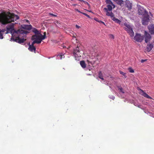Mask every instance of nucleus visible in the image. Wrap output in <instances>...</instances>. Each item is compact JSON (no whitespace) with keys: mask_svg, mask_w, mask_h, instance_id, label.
Returning <instances> with one entry per match:
<instances>
[{"mask_svg":"<svg viewBox=\"0 0 154 154\" xmlns=\"http://www.w3.org/2000/svg\"><path fill=\"white\" fill-rule=\"evenodd\" d=\"M50 58H51L50 57H49L48 58V59H50Z\"/></svg>","mask_w":154,"mask_h":154,"instance_id":"58836bf2","label":"nucleus"},{"mask_svg":"<svg viewBox=\"0 0 154 154\" xmlns=\"http://www.w3.org/2000/svg\"><path fill=\"white\" fill-rule=\"evenodd\" d=\"M153 47V45L152 43L148 44L147 46V51L149 52L152 49Z\"/></svg>","mask_w":154,"mask_h":154,"instance_id":"2eb2a0df","label":"nucleus"},{"mask_svg":"<svg viewBox=\"0 0 154 154\" xmlns=\"http://www.w3.org/2000/svg\"><path fill=\"white\" fill-rule=\"evenodd\" d=\"M81 51L78 47H76L73 50V55L75 60L77 61L79 60L80 58L81 57Z\"/></svg>","mask_w":154,"mask_h":154,"instance_id":"20e7f679","label":"nucleus"},{"mask_svg":"<svg viewBox=\"0 0 154 154\" xmlns=\"http://www.w3.org/2000/svg\"><path fill=\"white\" fill-rule=\"evenodd\" d=\"M142 20V24L144 25H147L149 21V16L148 14L143 17Z\"/></svg>","mask_w":154,"mask_h":154,"instance_id":"6e6552de","label":"nucleus"},{"mask_svg":"<svg viewBox=\"0 0 154 154\" xmlns=\"http://www.w3.org/2000/svg\"><path fill=\"white\" fill-rule=\"evenodd\" d=\"M98 77H102V73L101 71L99 72Z\"/></svg>","mask_w":154,"mask_h":154,"instance_id":"cd10ccee","label":"nucleus"},{"mask_svg":"<svg viewBox=\"0 0 154 154\" xmlns=\"http://www.w3.org/2000/svg\"><path fill=\"white\" fill-rule=\"evenodd\" d=\"M80 64L81 66L83 68H85L86 67V65L85 62L83 61H80Z\"/></svg>","mask_w":154,"mask_h":154,"instance_id":"5701e85b","label":"nucleus"},{"mask_svg":"<svg viewBox=\"0 0 154 154\" xmlns=\"http://www.w3.org/2000/svg\"><path fill=\"white\" fill-rule=\"evenodd\" d=\"M112 5L111 4L108 5L106 6L107 8H104L103 10L105 11L106 12H109V11H111L112 9Z\"/></svg>","mask_w":154,"mask_h":154,"instance_id":"ddd939ff","label":"nucleus"},{"mask_svg":"<svg viewBox=\"0 0 154 154\" xmlns=\"http://www.w3.org/2000/svg\"><path fill=\"white\" fill-rule=\"evenodd\" d=\"M18 35V36H21V35H23V36H24V34L26 35L29 32L25 31L19 29L18 30L14 31ZM10 41H14L17 42L20 44H22L23 43L24 41H26V39H24L23 38H20L19 36L16 37L15 38L11 37V38Z\"/></svg>","mask_w":154,"mask_h":154,"instance_id":"f03ea898","label":"nucleus"},{"mask_svg":"<svg viewBox=\"0 0 154 154\" xmlns=\"http://www.w3.org/2000/svg\"><path fill=\"white\" fill-rule=\"evenodd\" d=\"M84 3L85 4L87 5L88 6H90V5L87 2L84 1Z\"/></svg>","mask_w":154,"mask_h":154,"instance_id":"c756f323","label":"nucleus"},{"mask_svg":"<svg viewBox=\"0 0 154 154\" xmlns=\"http://www.w3.org/2000/svg\"><path fill=\"white\" fill-rule=\"evenodd\" d=\"M76 26L77 28H79V26L77 25H76Z\"/></svg>","mask_w":154,"mask_h":154,"instance_id":"c9c22d12","label":"nucleus"},{"mask_svg":"<svg viewBox=\"0 0 154 154\" xmlns=\"http://www.w3.org/2000/svg\"><path fill=\"white\" fill-rule=\"evenodd\" d=\"M14 23H12L8 25V27L6 28L7 31L5 32L6 34L8 33V31H11L14 30Z\"/></svg>","mask_w":154,"mask_h":154,"instance_id":"9b49d317","label":"nucleus"},{"mask_svg":"<svg viewBox=\"0 0 154 154\" xmlns=\"http://www.w3.org/2000/svg\"><path fill=\"white\" fill-rule=\"evenodd\" d=\"M33 42H32V44L31 45H30V43H29L28 44V45H29V46H34V44H35V43H38L37 42L35 41L34 40H33Z\"/></svg>","mask_w":154,"mask_h":154,"instance_id":"393cba45","label":"nucleus"},{"mask_svg":"<svg viewBox=\"0 0 154 154\" xmlns=\"http://www.w3.org/2000/svg\"><path fill=\"white\" fill-rule=\"evenodd\" d=\"M113 1L121 6H123L124 4V2L122 0H113Z\"/></svg>","mask_w":154,"mask_h":154,"instance_id":"f3484780","label":"nucleus"},{"mask_svg":"<svg viewBox=\"0 0 154 154\" xmlns=\"http://www.w3.org/2000/svg\"><path fill=\"white\" fill-rule=\"evenodd\" d=\"M64 54L62 53H61L57 55L56 57V59H61L63 58H64Z\"/></svg>","mask_w":154,"mask_h":154,"instance_id":"a211bd4d","label":"nucleus"},{"mask_svg":"<svg viewBox=\"0 0 154 154\" xmlns=\"http://www.w3.org/2000/svg\"><path fill=\"white\" fill-rule=\"evenodd\" d=\"M125 5L127 8H128V10H130L132 8V3L128 0H125Z\"/></svg>","mask_w":154,"mask_h":154,"instance_id":"9d476101","label":"nucleus"},{"mask_svg":"<svg viewBox=\"0 0 154 154\" xmlns=\"http://www.w3.org/2000/svg\"><path fill=\"white\" fill-rule=\"evenodd\" d=\"M128 70L130 72L133 73L134 72V69L131 67L128 68Z\"/></svg>","mask_w":154,"mask_h":154,"instance_id":"a878e982","label":"nucleus"},{"mask_svg":"<svg viewBox=\"0 0 154 154\" xmlns=\"http://www.w3.org/2000/svg\"><path fill=\"white\" fill-rule=\"evenodd\" d=\"M63 48H65V46H63Z\"/></svg>","mask_w":154,"mask_h":154,"instance_id":"4c0bfd02","label":"nucleus"},{"mask_svg":"<svg viewBox=\"0 0 154 154\" xmlns=\"http://www.w3.org/2000/svg\"><path fill=\"white\" fill-rule=\"evenodd\" d=\"M119 73L123 75H124L125 76V75L126 73H125L124 72H123L122 71H119Z\"/></svg>","mask_w":154,"mask_h":154,"instance_id":"bb28decb","label":"nucleus"},{"mask_svg":"<svg viewBox=\"0 0 154 154\" xmlns=\"http://www.w3.org/2000/svg\"><path fill=\"white\" fill-rule=\"evenodd\" d=\"M149 32L151 34H154V25L152 24L148 26Z\"/></svg>","mask_w":154,"mask_h":154,"instance_id":"4468645a","label":"nucleus"},{"mask_svg":"<svg viewBox=\"0 0 154 154\" xmlns=\"http://www.w3.org/2000/svg\"><path fill=\"white\" fill-rule=\"evenodd\" d=\"M22 28L25 29L29 30L32 29V26L31 25L23 24L21 26Z\"/></svg>","mask_w":154,"mask_h":154,"instance_id":"f8f14e48","label":"nucleus"},{"mask_svg":"<svg viewBox=\"0 0 154 154\" xmlns=\"http://www.w3.org/2000/svg\"><path fill=\"white\" fill-rule=\"evenodd\" d=\"M49 14L50 15H51V16H54V17H57V15L54 14H53L51 13H50Z\"/></svg>","mask_w":154,"mask_h":154,"instance_id":"7c9ffc66","label":"nucleus"},{"mask_svg":"<svg viewBox=\"0 0 154 154\" xmlns=\"http://www.w3.org/2000/svg\"><path fill=\"white\" fill-rule=\"evenodd\" d=\"M134 40L136 42H141L143 41L144 38V36L140 34L136 33L134 37Z\"/></svg>","mask_w":154,"mask_h":154,"instance_id":"0eeeda50","label":"nucleus"},{"mask_svg":"<svg viewBox=\"0 0 154 154\" xmlns=\"http://www.w3.org/2000/svg\"><path fill=\"white\" fill-rule=\"evenodd\" d=\"M109 38H111L114 39V36L112 35H109Z\"/></svg>","mask_w":154,"mask_h":154,"instance_id":"2f4dec72","label":"nucleus"},{"mask_svg":"<svg viewBox=\"0 0 154 154\" xmlns=\"http://www.w3.org/2000/svg\"><path fill=\"white\" fill-rule=\"evenodd\" d=\"M124 25L126 27L124 28L125 29L129 34L130 36L131 37H134V33L131 26L126 23H124Z\"/></svg>","mask_w":154,"mask_h":154,"instance_id":"39448f33","label":"nucleus"},{"mask_svg":"<svg viewBox=\"0 0 154 154\" xmlns=\"http://www.w3.org/2000/svg\"><path fill=\"white\" fill-rule=\"evenodd\" d=\"M19 18L18 16L9 11L2 12L0 14V23L3 25H5Z\"/></svg>","mask_w":154,"mask_h":154,"instance_id":"f257e3e1","label":"nucleus"},{"mask_svg":"<svg viewBox=\"0 0 154 154\" xmlns=\"http://www.w3.org/2000/svg\"><path fill=\"white\" fill-rule=\"evenodd\" d=\"M147 60H143V59H142V60H140V62L141 63H143V62H144L146 61Z\"/></svg>","mask_w":154,"mask_h":154,"instance_id":"473e14b6","label":"nucleus"},{"mask_svg":"<svg viewBox=\"0 0 154 154\" xmlns=\"http://www.w3.org/2000/svg\"><path fill=\"white\" fill-rule=\"evenodd\" d=\"M137 7L138 8V14L139 15H141L143 17L148 14L147 11L143 7L138 5H137Z\"/></svg>","mask_w":154,"mask_h":154,"instance_id":"423d86ee","label":"nucleus"},{"mask_svg":"<svg viewBox=\"0 0 154 154\" xmlns=\"http://www.w3.org/2000/svg\"><path fill=\"white\" fill-rule=\"evenodd\" d=\"M112 20L114 21L115 23L119 24H120L121 21L116 18L115 17H113V18L112 19Z\"/></svg>","mask_w":154,"mask_h":154,"instance_id":"6ab92c4d","label":"nucleus"},{"mask_svg":"<svg viewBox=\"0 0 154 154\" xmlns=\"http://www.w3.org/2000/svg\"><path fill=\"white\" fill-rule=\"evenodd\" d=\"M77 10L78 11V12H79L81 13L82 14L85 15L86 17H88L89 18H90V16L88 15L87 14L83 13V12H81L80 11H79L78 10V9Z\"/></svg>","mask_w":154,"mask_h":154,"instance_id":"b1692460","label":"nucleus"},{"mask_svg":"<svg viewBox=\"0 0 154 154\" xmlns=\"http://www.w3.org/2000/svg\"><path fill=\"white\" fill-rule=\"evenodd\" d=\"M79 1L81 2H84V1L83 0H78Z\"/></svg>","mask_w":154,"mask_h":154,"instance_id":"f704fd0d","label":"nucleus"},{"mask_svg":"<svg viewBox=\"0 0 154 154\" xmlns=\"http://www.w3.org/2000/svg\"><path fill=\"white\" fill-rule=\"evenodd\" d=\"M98 22L100 23H102L103 24L105 25V23L104 22H103L101 21H100V20L98 21Z\"/></svg>","mask_w":154,"mask_h":154,"instance_id":"72a5a7b5","label":"nucleus"},{"mask_svg":"<svg viewBox=\"0 0 154 154\" xmlns=\"http://www.w3.org/2000/svg\"><path fill=\"white\" fill-rule=\"evenodd\" d=\"M144 38L145 41L146 43H147L150 40L151 36L146 31H145L144 34Z\"/></svg>","mask_w":154,"mask_h":154,"instance_id":"1a4fd4ad","label":"nucleus"},{"mask_svg":"<svg viewBox=\"0 0 154 154\" xmlns=\"http://www.w3.org/2000/svg\"><path fill=\"white\" fill-rule=\"evenodd\" d=\"M45 33V32H44L43 35L42 34H40V35H33L31 38V40H34L37 42L38 43H36V44H40L42 40H44L46 38Z\"/></svg>","mask_w":154,"mask_h":154,"instance_id":"7ed1b4c3","label":"nucleus"},{"mask_svg":"<svg viewBox=\"0 0 154 154\" xmlns=\"http://www.w3.org/2000/svg\"><path fill=\"white\" fill-rule=\"evenodd\" d=\"M32 31L35 34V35H38L40 34H41L40 33V31L37 30V29L35 28H32Z\"/></svg>","mask_w":154,"mask_h":154,"instance_id":"dca6fc26","label":"nucleus"},{"mask_svg":"<svg viewBox=\"0 0 154 154\" xmlns=\"http://www.w3.org/2000/svg\"><path fill=\"white\" fill-rule=\"evenodd\" d=\"M28 49L30 51L33 52L34 51L35 52L36 48L34 46L29 45V48Z\"/></svg>","mask_w":154,"mask_h":154,"instance_id":"aec40b11","label":"nucleus"},{"mask_svg":"<svg viewBox=\"0 0 154 154\" xmlns=\"http://www.w3.org/2000/svg\"><path fill=\"white\" fill-rule=\"evenodd\" d=\"M5 31H6V30L5 29H2V30H1V29H0V33H2V32H4Z\"/></svg>","mask_w":154,"mask_h":154,"instance_id":"c85d7f7f","label":"nucleus"},{"mask_svg":"<svg viewBox=\"0 0 154 154\" xmlns=\"http://www.w3.org/2000/svg\"><path fill=\"white\" fill-rule=\"evenodd\" d=\"M26 21L28 23L29 22V21L28 20H26Z\"/></svg>","mask_w":154,"mask_h":154,"instance_id":"e433bc0d","label":"nucleus"},{"mask_svg":"<svg viewBox=\"0 0 154 154\" xmlns=\"http://www.w3.org/2000/svg\"><path fill=\"white\" fill-rule=\"evenodd\" d=\"M105 2L106 4H109V5L111 4L113 6V8H115V5L113 4V3L112 2L111 0H106Z\"/></svg>","mask_w":154,"mask_h":154,"instance_id":"412c9836","label":"nucleus"},{"mask_svg":"<svg viewBox=\"0 0 154 154\" xmlns=\"http://www.w3.org/2000/svg\"><path fill=\"white\" fill-rule=\"evenodd\" d=\"M106 15L108 16H110L112 19L114 17V14L111 11L110 12H106Z\"/></svg>","mask_w":154,"mask_h":154,"instance_id":"4be33fe9","label":"nucleus"}]
</instances>
